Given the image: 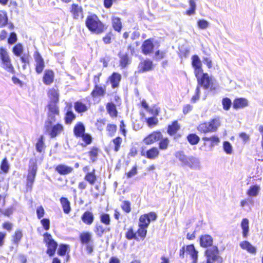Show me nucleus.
I'll list each match as a JSON object with an SVG mask.
<instances>
[{"label": "nucleus", "mask_w": 263, "mask_h": 263, "mask_svg": "<svg viewBox=\"0 0 263 263\" xmlns=\"http://www.w3.org/2000/svg\"><path fill=\"white\" fill-rule=\"evenodd\" d=\"M112 27L114 29L119 32L122 28V23L120 18L117 17H114L112 19Z\"/></svg>", "instance_id": "nucleus-43"}, {"label": "nucleus", "mask_w": 263, "mask_h": 263, "mask_svg": "<svg viewBox=\"0 0 263 263\" xmlns=\"http://www.w3.org/2000/svg\"><path fill=\"white\" fill-rule=\"evenodd\" d=\"M197 129L201 133L206 134L211 133L209 128L207 122H203L202 123L200 124L197 126Z\"/></svg>", "instance_id": "nucleus-53"}, {"label": "nucleus", "mask_w": 263, "mask_h": 263, "mask_svg": "<svg viewBox=\"0 0 263 263\" xmlns=\"http://www.w3.org/2000/svg\"><path fill=\"white\" fill-rule=\"evenodd\" d=\"M202 140L204 141V145H206V142L210 141L209 146L211 148H213L215 145H218L220 141L219 138L216 135H213L210 137H203Z\"/></svg>", "instance_id": "nucleus-17"}, {"label": "nucleus", "mask_w": 263, "mask_h": 263, "mask_svg": "<svg viewBox=\"0 0 263 263\" xmlns=\"http://www.w3.org/2000/svg\"><path fill=\"white\" fill-rule=\"evenodd\" d=\"M85 132V127L84 124L81 122L76 124L73 128V133L76 137H80Z\"/></svg>", "instance_id": "nucleus-23"}, {"label": "nucleus", "mask_w": 263, "mask_h": 263, "mask_svg": "<svg viewBox=\"0 0 263 263\" xmlns=\"http://www.w3.org/2000/svg\"><path fill=\"white\" fill-rule=\"evenodd\" d=\"M59 118V115H55V114L47 113V119L45 122V124L54 123Z\"/></svg>", "instance_id": "nucleus-52"}, {"label": "nucleus", "mask_w": 263, "mask_h": 263, "mask_svg": "<svg viewBox=\"0 0 263 263\" xmlns=\"http://www.w3.org/2000/svg\"><path fill=\"white\" fill-rule=\"evenodd\" d=\"M1 168L5 173H7L9 169V166L8 164L7 159L6 158H5L2 161L1 165Z\"/></svg>", "instance_id": "nucleus-59"}, {"label": "nucleus", "mask_w": 263, "mask_h": 263, "mask_svg": "<svg viewBox=\"0 0 263 263\" xmlns=\"http://www.w3.org/2000/svg\"><path fill=\"white\" fill-rule=\"evenodd\" d=\"M44 240L47 246V253L50 256H53L57 250L58 243L52 238L51 235L46 233L44 234Z\"/></svg>", "instance_id": "nucleus-8"}, {"label": "nucleus", "mask_w": 263, "mask_h": 263, "mask_svg": "<svg viewBox=\"0 0 263 263\" xmlns=\"http://www.w3.org/2000/svg\"><path fill=\"white\" fill-rule=\"evenodd\" d=\"M162 137L160 131L157 130L152 132L143 139V142L146 145H149L158 141Z\"/></svg>", "instance_id": "nucleus-11"}, {"label": "nucleus", "mask_w": 263, "mask_h": 263, "mask_svg": "<svg viewBox=\"0 0 263 263\" xmlns=\"http://www.w3.org/2000/svg\"><path fill=\"white\" fill-rule=\"evenodd\" d=\"M159 155V151L156 147H153L149 149L144 151L143 149L141 151V155L145 156L149 159H155Z\"/></svg>", "instance_id": "nucleus-14"}, {"label": "nucleus", "mask_w": 263, "mask_h": 263, "mask_svg": "<svg viewBox=\"0 0 263 263\" xmlns=\"http://www.w3.org/2000/svg\"><path fill=\"white\" fill-rule=\"evenodd\" d=\"M158 44V41L153 38L147 39L143 42L141 46L142 52L144 55H149L153 53L156 45L157 48L159 47Z\"/></svg>", "instance_id": "nucleus-7"}, {"label": "nucleus", "mask_w": 263, "mask_h": 263, "mask_svg": "<svg viewBox=\"0 0 263 263\" xmlns=\"http://www.w3.org/2000/svg\"><path fill=\"white\" fill-rule=\"evenodd\" d=\"M85 23L90 31L97 34L101 33L105 30L104 24L95 14L88 16Z\"/></svg>", "instance_id": "nucleus-3"}, {"label": "nucleus", "mask_w": 263, "mask_h": 263, "mask_svg": "<svg viewBox=\"0 0 263 263\" xmlns=\"http://www.w3.org/2000/svg\"><path fill=\"white\" fill-rule=\"evenodd\" d=\"M17 41V36L15 32H11L8 39V43L10 44H13Z\"/></svg>", "instance_id": "nucleus-63"}, {"label": "nucleus", "mask_w": 263, "mask_h": 263, "mask_svg": "<svg viewBox=\"0 0 263 263\" xmlns=\"http://www.w3.org/2000/svg\"><path fill=\"white\" fill-rule=\"evenodd\" d=\"M54 74L52 70H46L43 77V82L46 85H50L53 81Z\"/></svg>", "instance_id": "nucleus-30"}, {"label": "nucleus", "mask_w": 263, "mask_h": 263, "mask_svg": "<svg viewBox=\"0 0 263 263\" xmlns=\"http://www.w3.org/2000/svg\"><path fill=\"white\" fill-rule=\"evenodd\" d=\"M190 8L186 11V14L189 16L195 14L196 9V4L195 0H189Z\"/></svg>", "instance_id": "nucleus-40"}, {"label": "nucleus", "mask_w": 263, "mask_h": 263, "mask_svg": "<svg viewBox=\"0 0 263 263\" xmlns=\"http://www.w3.org/2000/svg\"><path fill=\"white\" fill-rule=\"evenodd\" d=\"M158 145H159V149L160 150H165L167 148L170 141L168 138H163L162 137L159 140Z\"/></svg>", "instance_id": "nucleus-41"}, {"label": "nucleus", "mask_w": 263, "mask_h": 263, "mask_svg": "<svg viewBox=\"0 0 263 263\" xmlns=\"http://www.w3.org/2000/svg\"><path fill=\"white\" fill-rule=\"evenodd\" d=\"M93 231L96 236L100 238L102 237L105 233L110 231V228H104L102 224L97 222L96 223L93 228Z\"/></svg>", "instance_id": "nucleus-16"}, {"label": "nucleus", "mask_w": 263, "mask_h": 263, "mask_svg": "<svg viewBox=\"0 0 263 263\" xmlns=\"http://www.w3.org/2000/svg\"><path fill=\"white\" fill-rule=\"evenodd\" d=\"M159 112V110L158 108H156L155 109L154 112H153V113L155 116L145 118L146 124L148 127H153L157 125L158 120L156 116L158 115Z\"/></svg>", "instance_id": "nucleus-20"}, {"label": "nucleus", "mask_w": 263, "mask_h": 263, "mask_svg": "<svg viewBox=\"0 0 263 263\" xmlns=\"http://www.w3.org/2000/svg\"><path fill=\"white\" fill-rule=\"evenodd\" d=\"M165 54V51L158 50L155 53L154 59L156 61H160L164 58Z\"/></svg>", "instance_id": "nucleus-56"}, {"label": "nucleus", "mask_w": 263, "mask_h": 263, "mask_svg": "<svg viewBox=\"0 0 263 263\" xmlns=\"http://www.w3.org/2000/svg\"><path fill=\"white\" fill-rule=\"evenodd\" d=\"M45 132L48 134L51 138H53L60 135L63 130V126L62 124L54 123L44 124Z\"/></svg>", "instance_id": "nucleus-6"}, {"label": "nucleus", "mask_w": 263, "mask_h": 263, "mask_svg": "<svg viewBox=\"0 0 263 263\" xmlns=\"http://www.w3.org/2000/svg\"><path fill=\"white\" fill-rule=\"evenodd\" d=\"M153 63L149 59H146L143 62H141L139 65V68L142 72L149 71L153 69Z\"/></svg>", "instance_id": "nucleus-19"}, {"label": "nucleus", "mask_w": 263, "mask_h": 263, "mask_svg": "<svg viewBox=\"0 0 263 263\" xmlns=\"http://www.w3.org/2000/svg\"><path fill=\"white\" fill-rule=\"evenodd\" d=\"M55 170L60 174L64 175L71 173L73 171V168L65 165L60 164L56 167Z\"/></svg>", "instance_id": "nucleus-26"}, {"label": "nucleus", "mask_w": 263, "mask_h": 263, "mask_svg": "<svg viewBox=\"0 0 263 263\" xmlns=\"http://www.w3.org/2000/svg\"><path fill=\"white\" fill-rule=\"evenodd\" d=\"M48 113L55 114V115H59V107L57 106V103L49 102L48 105Z\"/></svg>", "instance_id": "nucleus-39"}, {"label": "nucleus", "mask_w": 263, "mask_h": 263, "mask_svg": "<svg viewBox=\"0 0 263 263\" xmlns=\"http://www.w3.org/2000/svg\"><path fill=\"white\" fill-rule=\"evenodd\" d=\"M198 241L200 246L203 248L209 249L213 246V238L209 234L201 235L199 237Z\"/></svg>", "instance_id": "nucleus-13"}, {"label": "nucleus", "mask_w": 263, "mask_h": 263, "mask_svg": "<svg viewBox=\"0 0 263 263\" xmlns=\"http://www.w3.org/2000/svg\"><path fill=\"white\" fill-rule=\"evenodd\" d=\"M60 202L64 212L66 214H68L71 211L70 202L65 197L61 198Z\"/></svg>", "instance_id": "nucleus-32"}, {"label": "nucleus", "mask_w": 263, "mask_h": 263, "mask_svg": "<svg viewBox=\"0 0 263 263\" xmlns=\"http://www.w3.org/2000/svg\"><path fill=\"white\" fill-rule=\"evenodd\" d=\"M68 245H61L60 246L58 250V254L59 255H64L67 250L68 249Z\"/></svg>", "instance_id": "nucleus-60"}, {"label": "nucleus", "mask_w": 263, "mask_h": 263, "mask_svg": "<svg viewBox=\"0 0 263 263\" xmlns=\"http://www.w3.org/2000/svg\"><path fill=\"white\" fill-rule=\"evenodd\" d=\"M37 166L35 159H30L29 163L26 186L31 189L36 176Z\"/></svg>", "instance_id": "nucleus-4"}, {"label": "nucleus", "mask_w": 263, "mask_h": 263, "mask_svg": "<svg viewBox=\"0 0 263 263\" xmlns=\"http://www.w3.org/2000/svg\"><path fill=\"white\" fill-rule=\"evenodd\" d=\"M80 238L82 244H88L91 243V235L89 232L83 233L80 234Z\"/></svg>", "instance_id": "nucleus-38"}, {"label": "nucleus", "mask_w": 263, "mask_h": 263, "mask_svg": "<svg viewBox=\"0 0 263 263\" xmlns=\"http://www.w3.org/2000/svg\"><path fill=\"white\" fill-rule=\"evenodd\" d=\"M8 17L6 14H0V27H3L8 23Z\"/></svg>", "instance_id": "nucleus-61"}, {"label": "nucleus", "mask_w": 263, "mask_h": 263, "mask_svg": "<svg viewBox=\"0 0 263 263\" xmlns=\"http://www.w3.org/2000/svg\"><path fill=\"white\" fill-rule=\"evenodd\" d=\"M105 93V89L101 86L96 85L95 88L91 93L92 97L104 96Z\"/></svg>", "instance_id": "nucleus-35"}, {"label": "nucleus", "mask_w": 263, "mask_h": 263, "mask_svg": "<svg viewBox=\"0 0 263 263\" xmlns=\"http://www.w3.org/2000/svg\"><path fill=\"white\" fill-rule=\"evenodd\" d=\"M121 75L117 72H114L109 77V80L113 88L118 86L119 83L121 80Z\"/></svg>", "instance_id": "nucleus-28"}, {"label": "nucleus", "mask_w": 263, "mask_h": 263, "mask_svg": "<svg viewBox=\"0 0 263 263\" xmlns=\"http://www.w3.org/2000/svg\"><path fill=\"white\" fill-rule=\"evenodd\" d=\"M119 57L120 59V65L122 68H125L126 67L127 65L129 64V59L128 55L126 53H123L120 52L119 53Z\"/></svg>", "instance_id": "nucleus-31"}, {"label": "nucleus", "mask_w": 263, "mask_h": 263, "mask_svg": "<svg viewBox=\"0 0 263 263\" xmlns=\"http://www.w3.org/2000/svg\"><path fill=\"white\" fill-rule=\"evenodd\" d=\"M122 210L126 212L129 213L130 211V203L128 201H123L121 205Z\"/></svg>", "instance_id": "nucleus-57"}, {"label": "nucleus", "mask_w": 263, "mask_h": 263, "mask_svg": "<svg viewBox=\"0 0 263 263\" xmlns=\"http://www.w3.org/2000/svg\"><path fill=\"white\" fill-rule=\"evenodd\" d=\"M191 60V65L194 70L195 76H197V74L202 73L203 72L202 64L199 57L194 54L192 56Z\"/></svg>", "instance_id": "nucleus-10"}, {"label": "nucleus", "mask_w": 263, "mask_h": 263, "mask_svg": "<svg viewBox=\"0 0 263 263\" xmlns=\"http://www.w3.org/2000/svg\"><path fill=\"white\" fill-rule=\"evenodd\" d=\"M158 215L155 212H150L141 215L138 221V229L134 232L133 231V239L137 241L143 240L147 235V228L151 222L155 221Z\"/></svg>", "instance_id": "nucleus-1"}, {"label": "nucleus", "mask_w": 263, "mask_h": 263, "mask_svg": "<svg viewBox=\"0 0 263 263\" xmlns=\"http://www.w3.org/2000/svg\"><path fill=\"white\" fill-rule=\"evenodd\" d=\"M23 46L21 43L15 45L12 49L13 54L17 57H21L23 54Z\"/></svg>", "instance_id": "nucleus-42"}, {"label": "nucleus", "mask_w": 263, "mask_h": 263, "mask_svg": "<svg viewBox=\"0 0 263 263\" xmlns=\"http://www.w3.org/2000/svg\"><path fill=\"white\" fill-rule=\"evenodd\" d=\"M74 108L76 111L79 113L85 112L88 109L86 104L80 101H77L74 103Z\"/></svg>", "instance_id": "nucleus-36"}, {"label": "nucleus", "mask_w": 263, "mask_h": 263, "mask_svg": "<svg viewBox=\"0 0 263 263\" xmlns=\"http://www.w3.org/2000/svg\"><path fill=\"white\" fill-rule=\"evenodd\" d=\"M71 12L73 15L74 18L79 19V18L83 17L82 8L78 5L73 4L72 5Z\"/></svg>", "instance_id": "nucleus-25"}, {"label": "nucleus", "mask_w": 263, "mask_h": 263, "mask_svg": "<svg viewBox=\"0 0 263 263\" xmlns=\"http://www.w3.org/2000/svg\"><path fill=\"white\" fill-rule=\"evenodd\" d=\"M204 256L206 258H210L217 263H222L223 259L219 255V250L217 246H213L211 248L206 249L204 251Z\"/></svg>", "instance_id": "nucleus-5"}, {"label": "nucleus", "mask_w": 263, "mask_h": 263, "mask_svg": "<svg viewBox=\"0 0 263 263\" xmlns=\"http://www.w3.org/2000/svg\"><path fill=\"white\" fill-rule=\"evenodd\" d=\"M195 77L197 78L198 85L202 87L205 90L209 88L211 83L213 81L212 77H210L208 73L202 72Z\"/></svg>", "instance_id": "nucleus-9"}, {"label": "nucleus", "mask_w": 263, "mask_h": 263, "mask_svg": "<svg viewBox=\"0 0 263 263\" xmlns=\"http://www.w3.org/2000/svg\"><path fill=\"white\" fill-rule=\"evenodd\" d=\"M209 128L211 133L216 132L220 126V121L218 118L211 119L207 122Z\"/></svg>", "instance_id": "nucleus-22"}, {"label": "nucleus", "mask_w": 263, "mask_h": 263, "mask_svg": "<svg viewBox=\"0 0 263 263\" xmlns=\"http://www.w3.org/2000/svg\"><path fill=\"white\" fill-rule=\"evenodd\" d=\"M98 151L99 149L98 148L93 147L88 153L90 159L92 162H95L97 159Z\"/></svg>", "instance_id": "nucleus-50"}, {"label": "nucleus", "mask_w": 263, "mask_h": 263, "mask_svg": "<svg viewBox=\"0 0 263 263\" xmlns=\"http://www.w3.org/2000/svg\"><path fill=\"white\" fill-rule=\"evenodd\" d=\"M48 96L51 100L50 102H54V103L59 102V93L57 89L54 88L50 89L48 91Z\"/></svg>", "instance_id": "nucleus-33"}, {"label": "nucleus", "mask_w": 263, "mask_h": 263, "mask_svg": "<svg viewBox=\"0 0 263 263\" xmlns=\"http://www.w3.org/2000/svg\"><path fill=\"white\" fill-rule=\"evenodd\" d=\"M209 23L204 19H199L197 21V26L201 29H205L208 27Z\"/></svg>", "instance_id": "nucleus-55"}, {"label": "nucleus", "mask_w": 263, "mask_h": 263, "mask_svg": "<svg viewBox=\"0 0 263 263\" xmlns=\"http://www.w3.org/2000/svg\"><path fill=\"white\" fill-rule=\"evenodd\" d=\"M223 149L228 155H231L233 152V147L231 143L228 141L223 142Z\"/></svg>", "instance_id": "nucleus-47"}, {"label": "nucleus", "mask_w": 263, "mask_h": 263, "mask_svg": "<svg viewBox=\"0 0 263 263\" xmlns=\"http://www.w3.org/2000/svg\"><path fill=\"white\" fill-rule=\"evenodd\" d=\"M108 134L110 136H112L117 130V126L114 124H108L106 127Z\"/></svg>", "instance_id": "nucleus-58"}, {"label": "nucleus", "mask_w": 263, "mask_h": 263, "mask_svg": "<svg viewBox=\"0 0 263 263\" xmlns=\"http://www.w3.org/2000/svg\"><path fill=\"white\" fill-rule=\"evenodd\" d=\"M122 141L121 138L118 137L113 140V143L115 144V151L117 152L119 151L120 144Z\"/></svg>", "instance_id": "nucleus-62"}, {"label": "nucleus", "mask_w": 263, "mask_h": 263, "mask_svg": "<svg viewBox=\"0 0 263 263\" xmlns=\"http://www.w3.org/2000/svg\"><path fill=\"white\" fill-rule=\"evenodd\" d=\"M260 187L257 185H251L247 191V194L250 197L257 196L259 193Z\"/></svg>", "instance_id": "nucleus-34"}, {"label": "nucleus", "mask_w": 263, "mask_h": 263, "mask_svg": "<svg viewBox=\"0 0 263 263\" xmlns=\"http://www.w3.org/2000/svg\"><path fill=\"white\" fill-rule=\"evenodd\" d=\"M83 140L85 142L86 144H89L92 141V138L91 136L87 133H84L82 136Z\"/></svg>", "instance_id": "nucleus-64"}, {"label": "nucleus", "mask_w": 263, "mask_h": 263, "mask_svg": "<svg viewBox=\"0 0 263 263\" xmlns=\"http://www.w3.org/2000/svg\"><path fill=\"white\" fill-rule=\"evenodd\" d=\"M106 109L108 112L111 117H116L117 111L115 105L112 103H108L106 105Z\"/></svg>", "instance_id": "nucleus-44"}, {"label": "nucleus", "mask_w": 263, "mask_h": 263, "mask_svg": "<svg viewBox=\"0 0 263 263\" xmlns=\"http://www.w3.org/2000/svg\"><path fill=\"white\" fill-rule=\"evenodd\" d=\"M180 126L177 121H174L171 124L168 125L167 133L170 136L175 135L180 129Z\"/></svg>", "instance_id": "nucleus-24"}, {"label": "nucleus", "mask_w": 263, "mask_h": 263, "mask_svg": "<svg viewBox=\"0 0 263 263\" xmlns=\"http://www.w3.org/2000/svg\"><path fill=\"white\" fill-rule=\"evenodd\" d=\"M0 57L2 62L11 60L7 51L3 47L0 48Z\"/></svg>", "instance_id": "nucleus-48"}, {"label": "nucleus", "mask_w": 263, "mask_h": 263, "mask_svg": "<svg viewBox=\"0 0 263 263\" xmlns=\"http://www.w3.org/2000/svg\"><path fill=\"white\" fill-rule=\"evenodd\" d=\"M240 227L242 229V235L243 238H247L249 233V221L248 218H244L240 223Z\"/></svg>", "instance_id": "nucleus-18"}, {"label": "nucleus", "mask_w": 263, "mask_h": 263, "mask_svg": "<svg viewBox=\"0 0 263 263\" xmlns=\"http://www.w3.org/2000/svg\"><path fill=\"white\" fill-rule=\"evenodd\" d=\"M76 118V116L71 110H68L66 114L65 117V123L67 124H70Z\"/></svg>", "instance_id": "nucleus-49"}, {"label": "nucleus", "mask_w": 263, "mask_h": 263, "mask_svg": "<svg viewBox=\"0 0 263 263\" xmlns=\"http://www.w3.org/2000/svg\"><path fill=\"white\" fill-rule=\"evenodd\" d=\"M81 219L85 224L90 225L93 222L94 216L92 212L87 211L82 215Z\"/></svg>", "instance_id": "nucleus-21"}, {"label": "nucleus", "mask_w": 263, "mask_h": 263, "mask_svg": "<svg viewBox=\"0 0 263 263\" xmlns=\"http://www.w3.org/2000/svg\"><path fill=\"white\" fill-rule=\"evenodd\" d=\"M100 221L106 226H109L110 224V218L108 214L103 213L100 216Z\"/></svg>", "instance_id": "nucleus-54"}, {"label": "nucleus", "mask_w": 263, "mask_h": 263, "mask_svg": "<svg viewBox=\"0 0 263 263\" xmlns=\"http://www.w3.org/2000/svg\"><path fill=\"white\" fill-rule=\"evenodd\" d=\"M2 67L10 73H13L14 72V69L11 64V60L7 62H3Z\"/></svg>", "instance_id": "nucleus-46"}, {"label": "nucleus", "mask_w": 263, "mask_h": 263, "mask_svg": "<svg viewBox=\"0 0 263 263\" xmlns=\"http://www.w3.org/2000/svg\"><path fill=\"white\" fill-rule=\"evenodd\" d=\"M186 250L191 258L198 256V251L196 249L194 244L186 245Z\"/></svg>", "instance_id": "nucleus-37"}, {"label": "nucleus", "mask_w": 263, "mask_h": 263, "mask_svg": "<svg viewBox=\"0 0 263 263\" xmlns=\"http://www.w3.org/2000/svg\"><path fill=\"white\" fill-rule=\"evenodd\" d=\"M33 57L35 62V71L37 73L40 74L45 67L44 59L38 51L34 53Z\"/></svg>", "instance_id": "nucleus-12"}, {"label": "nucleus", "mask_w": 263, "mask_h": 263, "mask_svg": "<svg viewBox=\"0 0 263 263\" xmlns=\"http://www.w3.org/2000/svg\"><path fill=\"white\" fill-rule=\"evenodd\" d=\"M186 140L192 145H197L200 141V137L195 133H190L186 136Z\"/></svg>", "instance_id": "nucleus-29"}, {"label": "nucleus", "mask_w": 263, "mask_h": 263, "mask_svg": "<svg viewBox=\"0 0 263 263\" xmlns=\"http://www.w3.org/2000/svg\"><path fill=\"white\" fill-rule=\"evenodd\" d=\"M44 137L41 136L35 145L36 149L38 152L41 153L44 148Z\"/></svg>", "instance_id": "nucleus-51"}, {"label": "nucleus", "mask_w": 263, "mask_h": 263, "mask_svg": "<svg viewBox=\"0 0 263 263\" xmlns=\"http://www.w3.org/2000/svg\"><path fill=\"white\" fill-rule=\"evenodd\" d=\"M84 179L90 185H93L97 180L96 170L93 169L91 172H87L84 177Z\"/></svg>", "instance_id": "nucleus-27"}, {"label": "nucleus", "mask_w": 263, "mask_h": 263, "mask_svg": "<svg viewBox=\"0 0 263 263\" xmlns=\"http://www.w3.org/2000/svg\"><path fill=\"white\" fill-rule=\"evenodd\" d=\"M248 105V101L245 98H236L233 102V107L234 109L237 110L244 108Z\"/></svg>", "instance_id": "nucleus-15"}, {"label": "nucleus", "mask_w": 263, "mask_h": 263, "mask_svg": "<svg viewBox=\"0 0 263 263\" xmlns=\"http://www.w3.org/2000/svg\"><path fill=\"white\" fill-rule=\"evenodd\" d=\"M222 105L224 110H229L231 106H233V103L229 98L225 97L222 100Z\"/></svg>", "instance_id": "nucleus-45"}, {"label": "nucleus", "mask_w": 263, "mask_h": 263, "mask_svg": "<svg viewBox=\"0 0 263 263\" xmlns=\"http://www.w3.org/2000/svg\"><path fill=\"white\" fill-rule=\"evenodd\" d=\"M176 157L181 162L183 167H189L192 170H199L200 162L198 158L193 156H187L183 151H178L175 154Z\"/></svg>", "instance_id": "nucleus-2"}]
</instances>
